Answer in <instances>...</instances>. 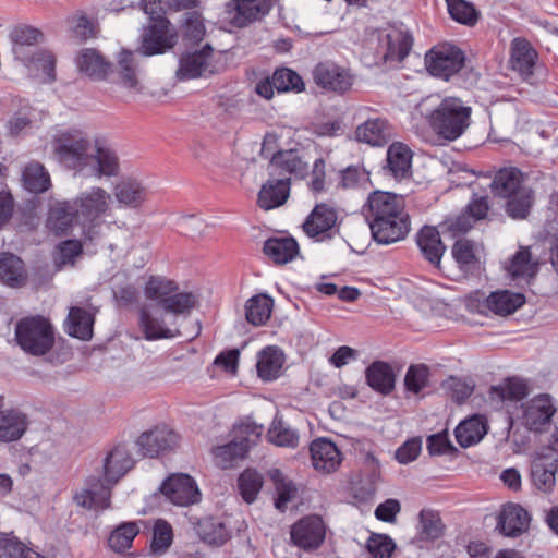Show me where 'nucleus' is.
Masks as SVG:
<instances>
[{
    "mask_svg": "<svg viewBox=\"0 0 558 558\" xmlns=\"http://www.w3.org/2000/svg\"><path fill=\"white\" fill-rule=\"evenodd\" d=\"M52 151L60 163L86 177H116L120 171L114 150L81 130L57 133L51 141Z\"/></svg>",
    "mask_w": 558,
    "mask_h": 558,
    "instance_id": "f257e3e1",
    "label": "nucleus"
},
{
    "mask_svg": "<svg viewBox=\"0 0 558 558\" xmlns=\"http://www.w3.org/2000/svg\"><path fill=\"white\" fill-rule=\"evenodd\" d=\"M373 238L380 244H391L405 238L410 231V218L402 195L375 191L364 206Z\"/></svg>",
    "mask_w": 558,
    "mask_h": 558,
    "instance_id": "f03ea898",
    "label": "nucleus"
},
{
    "mask_svg": "<svg viewBox=\"0 0 558 558\" xmlns=\"http://www.w3.org/2000/svg\"><path fill=\"white\" fill-rule=\"evenodd\" d=\"M134 461L124 446L113 448L104 462V481L92 475L85 487L77 490L73 500L85 509H106L110 506L111 487L133 468Z\"/></svg>",
    "mask_w": 558,
    "mask_h": 558,
    "instance_id": "7ed1b4c3",
    "label": "nucleus"
},
{
    "mask_svg": "<svg viewBox=\"0 0 558 558\" xmlns=\"http://www.w3.org/2000/svg\"><path fill=\"white\" fill-rule=\"evenodd\" d=\"M471 116L472 108L461 98L447 96L429 112L427 121L440 138L452 142L469 129Z\"/></svg>",
    "mask_w": 558,
    "mask_h": 558,
    "instance_id": "20e7f679",
    "label": "nucleus"
},
{
    "mask_svg": "<svg viewBox=\"0 0 558 558\" xmlns=\"http://www.w3.org/2000/svg\"><path fill=\"white\" fill-rule=\"evenodd\" d=\"M15 338L23 351L35 356L46 354L54 343L52 326L41 316L21 319L15 327Z\"/></svg>",
    "mask_w": 558,
    "mask_h": 558,
    "instance_id": "39448f33",
    "label": "nucleus"
},
{
    "mask_svg": "<svg viewBox=\"0 0 558 558\" xmlns=\"http://www.w3.org/2000/svg\"><path fill=\"white\" fill-rule=\"evenodd\" d=\"M263 425H258L251 420L234 427V438L222 446L214 449V459L221 469L231 468L233 461L245 457L247 451L256 446L263 434Z\"/></svg>",
    "mask_w": 558,
    "mask_h": 558,
    "instance_id": "423d86ee",
    "label": "nucleus"
},
{
    "mask_svg": "<svg viewBox=\"0 0 558 558\" xmlns=\"http://www.w3.org/2000/svg\"><path fill=\"white\" fill-rule=\"evenodd\" d=\"M525 303V296L522 293H514L508 290L492 292L485 296L483 292L476 291L471 294L466 301V306L472 312L506 316L515 312Z\"/></svg>",
    "mask_w": 558,
    "mask_h": 558,
    "instance_id": "0eeeda50",
    "label": "nucleus"
},
{
    "mask_svg": "<svg viewBox=\"0 0 558 558\" xmlns=\"http://www.w3.org/2000/svg\"><path fill=\"white\" fill-rule=\"evenodd\" d=\"M464 54L456 46L441 44L432 48L425 56L427 71L434 75L448 80L463 65Z\"/></svg>",
    "mask_w": 558,
    "mask_h": 558,
    "instance_id": "6e6552de",
    "label": "nucleus"
},
{
    "mask_svg": "<svg viewBox=\"0 0 558 558\" xmlns=\"http://www.w3.org/2000/svg\"><path fill=\"white\" fill-rule=\"evenodd\" d=\"M274 0H230L225 7V19L235 27H245L269 13Z\"/></svg>",
    "mask_w": 558,
    "mask_h": 558,
    "instance_id": "1a4fd4ad",
    "label": "nucleus"
},
{
    "mask_svg": "<svg viewBox=\"0 0 558 558\" xmlns=\"http://www.w3.org/2000/svg\"><path fill=\"white\" fill-rule=\"evenodd\" d=\"M522 413L519 420L529 430L539 433L546 425H549L556 407L549 395L542 393L522 403Z\"/></svg>",
    "mask_w": 558,
    "mask_h": 558,
    "instance_id": "9d476101",
    "label": "nucleus"
},
{
    "mask_svg": "<svg viewBox=\"0 0 558 558\" xmlns=\"http://www.w3.org/2000/svg\"><path fill=\"white\" fill-rule=\"evenodd\" d=\"M162 495L173 505L187 507L201 500V492L195 481L187 474L170 475L161 485Z\"/></svg>",
    "mask_w": 558,
    "mask_h": 558,
    "instance_id": "9b49d317",
    "label": "nucleus"
},
{
    "mask_svg": "<svg viewBox=\"0 0 558 558\" xmlns=\"http://www.w3.org/2000/svg\"><path fill=\"white\" fill-rule=\"evenodd\" d=\"M160 310L154 304H144L138 310V329L148 341L171 339L181 335L179 329L166 325Z\"/></svg>",
    "mask_w": 558,
    "mask_h": 558,
    "instance_id": "f8f14e48",
    "label": "nucleus"
},
{
    "mask_svg": "<svg viewBox=\"0 0 558 558\" xmlns=\"http://www.w3.org/2000/svg\"><path fill=\"white\" fill-rule=\"evenodd\" d=\"M338 221L337 210L325 203L317 204L303 222V230L307 236L324 241L331 239Z\"/></svg>",
    "mask_w": 558,
    "mask_h": 558,
    "instance_id": "ddd939ff",
    "label": "nucleus"
},
{
    "mask_svg": "<svg viewBox=\"0 0 558 558\" xmlns=\"http://www.w3.org/2000/svg\"><path fill=\"white\" fill-rule=\"evenodd\" d=\"M177 43V35L169 21L159 19L144 32L141 51L144 56L163 53Z\"/></svg>",
    "mask_w": 558,
    "mask_h": 558,
    "instance_id": "4468645a",
    "label": "nucleus"
},
{
    "mask_svg": "<svg viewBox=\"0 0 558 558\" xmlns=\"http://www.w3.org/2000/svg\"><path fill=\"white\" fill-rule=\"evenodd\" d=\"M313 78L323 89L338 94L350 90L353 84L350 72L331 62L317 64L313 71Z\"/></svg>",
    "mask_w": 558,
    "mask_h": 558,
    "instance_id": "2eb2a0df",
    "label": "nucleus"
},
{
    "mask_svg": "<svg viewBox=\"0 0 558 558\" xmlns=\"http://www.w3.org/2000/svg\"><path fill=\"white\" fill-rule=\"evenodd\" d=\"M325 524L317 515L305 517L294 523L291 529L293 543L304 550L319 547L325 539Z\"/></svg>",
    "mask_w": 558,
    "mask_h": 558,
    "instance_id": "dca6fc26",
    "label": "nucleus"
},
{
    "mask_svg": "<svg viewBox=\"0 0 558 558\" xmlns=\"http://www.w3.org/2000/svg\"><path fill=\"white\" fill-rule=\"evenodd\" d=\"M110 201L106 190L94 186L82 192L72 203L83 221H94L108 210Z\"/></svg>",
    "mask_w": 558,
    "mask_h": 558,
    "instance_id": "f3484780",
    "label": "nucleus"
},
{
    "mask_svg": "<svg viewBox=\"0 0 558 558\" xmlns=\"http://www.w3.org/2000/svg\"><path fill=\"white\" fill-rule=\"evenodd\" d=\"M179 436L168 427H158L143 433L137 439V446L143 457L154 458L178 445Z\"/></svg>",
    "mask_w": 558,
    "mask_h": 558,
    "instance_id": "a211bd4d",
    "label": "nucleus"
},
{
    "mask_svg": "<svg viewBox=\"0 0 558 558\" xmlns=\"http://www.w3.org/2000/svg\"><path fill=\"white\" fill-rule=\"evenodd\" d=\"M269 175H294L303 179L307 173L308 165L301 151L296 149L279 150L272 155L269 162Z\"/></svg>",
    "mask_w": 558,
    "mask_h": 558,
    "instance_id": "6ab92c4d",
    "label": "nucleus"
},
{
    "mask_svg": "<svg viewBox=\"0 0 558 558\" xmlns=\"http://www.w3.org/2000/svg\"><path fill=\"white\" fill-rule=\"evenodd\" d=\"M558 472V452L551 450L549 453L537 451L532 462V480L535 486L543 492H550L556 483Z\"/></svg>",
    "mask_w": 558,
    "mask_h": 558,
    "instance_id": "aec40b11",
    "label": "nucleus"
},
{
    "mask_svg": "<svg viewBox=\"0 0 558 558\" xmlns=\"http://www.w3.org/2000/svg\"><path fill=\"white\" fill-rule=\"evenodd\" d=\"M310 451L313 466L317 471L335 472L342 462V453L336 444L327 438H318L312 441Z\"/></svg>",
    "mask_w": 558,
    "mask_h": 558,
    "instance_id": "412c9836",
    "label": "nucleus"
},
{
    "mask_svg": "<svg viewBox=\"0 0 558 558\" xmlns=\"http://www.w3.org/2000/svg\"><path fill=\"white\" fill-rule=\"evenodd\" d=\"M290 195V178L269 175L262 185L257 197V204L265 210H270L283 205Z\"/></svg>",
    "mask_w": 558,
    "mask_h": 558,
    "instance_id": "4be33fe9",
    "label": "nucleus"
},
{
    "mask_svg": "<svg viewBox=\"0 0 558 558\" xmlns=\"http://www.w3.org/2000/svg\"><path fill=\"white\" fill-rule=\"evenodd\" d=\"M211 54L213 48L207 44L201 51L183 56L180 59L177 76L180 80H190L203 76L207 72L211 73Z\"/></svg>",
    "mask_w": 558,
    "mask_h": 558,
    "instance_id": "5701e85b",
    "label": "nucleus"
},
{
    "mask_svg": "<svg viewBox=\"0 0 558 558\" xmlns=\"http://www.w3.org/2000/svg\"><path fill=\"white\" fill-rule=\"evenodd\" d=\"M531 517L517 504L504 506L498 517V529L506 536H518L529 529Z\"/></svg>",
    "mask_w": 558,
    "mask_h": 558,
    "instance_id": "b1692460",
    "label": "nucleus"
},
{
    "mask_svg": "<svg viewBox=\"0 0 558 558\" xmlns=\"http://www.w3.org/2000/svg\"><path fill=\"white\" fill-rule=\"evenodd\" d=\"M416 242L425 259L439 267L446 251L439 231L435 227L424 226L416 235Z\"/></svg>",
    "mask_w": 558,
    "mask_h": 558,
    "instance_id": "393cba45",
    "label": "nucleus"
},
{
    "mask_svg": "<svg viewBox=\"0 0 558 558\" xmlns=\"http://www.w3.org/2000/svg\"><path fill=\"white\" fill-rule=\"evenodd\" d=\"M387 170L396 180L411 175L412 151L399 142L392 143L387 150Z\"/></svg>",
    "mask_w": 558,
    "mask_h": 558,
    "instance_id": "a878e982",
    "label": "nucleus"
},
{
    "mask_svg": "<svg viewBox=\"0 0 558 558\" xmlns=\"http://www.w3.org/2000/svg\"><path fill=\"white\" fill-rule=\"evenodd\" d=\"M392 132L389 123L385 119H368L359 125L355 131V137L359 142L372 146H383L391 138Z\"/></svg>",
    "mask_w": 558,
    "mask_h": 558,
    "instance_id": "bb28decb",
    "label": "nucleus"
},
{
    "mask_svg": "<svg viewBox=\"0 0 558 558\" xmlns=\"http://www.w3.org/2000/svg\"><path fill=\"white\" fill-rule=\"evenodd\" d=\"M113 194L121 206L129 208L140 207L147 198L145 186L131 178L119 181L114 186Z\"/></svg>",
    "mask_w": 558,
    "mask_h": 558,
    "instance_id": "cd10ccee",
    "label": "nucleus"
},
{
    "mask_svg": "<svg viewBox=\"0 0 558 558\" xmlns=\"http://www.w3.org/2000/svg\"><path fill=\"white\" fill-rule=\"evenodd\" d=\"M75 222L80 223L81 217L72 202L57 203L50 208L47 227L54 233H65Z\"/></svg>",
    "mask_w": 558,
    "mask_h": 558,
    "instance_id": "c85d7f7f",
    "label": "nucleus"
},
{
    "mask_svg": "<svg viewBox=\"0 0 558 558\" xmlns=\"http://www.w3.org/2000/svg\"><path fill=\"white\" fill-rule=\"evenodd\" d=\"M27 417L17 410L0 411V441L11 442L19 440L27 429Z\"/></svg>",
    "mask_w": 558,
    "mask_h": 558,
    "instance_id": "c756f323",
    "label": "nucleus"
},
{
    "mask_svg": "<svg viewBox=\"0 0 558 558\" xmlns=\"http://www.w3.org/2000/svg\"><path fill=\"white\" fill-rule=\"evenodd\" d=\"M452 257L464 274L474 272L480 268L481 248L474 242L460 239L452 246Z\"/></svg>",
    "mask_w": 558,
    "mask_h": 558,
    "instance_id": "7c9ffc66",
    "label": "nucleus"
},
{
    "mask_svg": "<svg viewBox=\"0 0 558 558\" xmlns=\"http://www.w3.org/2000/svg\"><path fill=\"white\" fill-rule=\"evenodd\" d=\"M76 64L81 73L93 80H105L110 72V63L95 49L82 50Z\"/></svg>",
    "mask_w": 558,
    "mask_h": 558,
    "instance_id": "2f4dec72",
    "label": "nucleus"
},
{
    "mask_svg": "<svg viewBox=\"0 0 558 558\" xmlns=\"http://www.w3.org/2000/svg\"><path fill=\"white\" fill-rule=\"evenodd\" d=\"M263 251L275 264L283 265L299 254V245L293 238H271L265 242Z\"/></svg>",
    "mask_w": 558,
    "mask_h": 558,
    "instance_id": "473e14b6",
    "label": "nucleus"
},
{
    "mask_svg": "<svg viewBox=\"0 0 558 558\" xmlns=\"http://www.w3.org/2000/svg\"><path fill=\"white\" fill-rule=\"evenodd\" d=\"M523 175L517 168L500 169L494 177L490 189L499 197L507 198L523 189Z\"/></svg>",
    "mask_w": 558,
    "mask_h": 558,
    "instance_id": "72a5a7b5",
    "label": "nucleus"
},
{
    "mask_svg": "<svg viewBox=\"0 0 558 558\" xmlns=\"http://www.w3.org/2000/svg\"><path fill=\"white\" fill-rule=\"evenodd\" d=\"M454 433L457 441L461 447L466 448L473 446L486 435V420L482 415H474L461 422Z\"/></svg>",
    "mask_w": 558,
    "mask_h": 558,
    "instance_id": "f704fd0d",
    "label": "nucleus"
},
{
    "mask_svg": "<svg viewBox=\"0 0 558 558\" xmlns=\"http://www.w3.org/2000/svg\"><path fill=\"white\" fill-rule=\"evenodd\" d=\"M507 271L513 281H525L530 283L531 279H533L538 271V263L532 259L527 248H521L511 258Z\"/></svg>",
    "mask_w": 558,
    "mask_h": 558,
    "instance_id": "c9c22d12",
    "label": "nucleus"
},
{
    "mask_svg": "<svg viewBox=\"0 0 558 558\" xmlns=\"http://www.w3.org/2000/svg\"><path fill=\"white\" fill-rule=\"evenodd\" d=\"M0 280L10 287H21L26 281V271L23 260L11 254L0 255Z\"/></svg>",
    "mask_w": 558,
    "mask_h": 558,
    "instance_id": "e433bc0d",
    "label": "nucleus"
},
{
    "mask_svg": "<svg viewBox=\"0 0 558 558\" xmlns=\"http://www.w3.org/2000/svg\"><path fill=\"white\" fill-rule=\"evenodd\" d=\"M178 290L174 281L160 276H151L145 287L144 295L147 301L154 302L156 307L163 308L171 293Z\"/></svg>",
    "mask_w": 558,
    "mask_h": 558,
    "instance_id": "4c0bfd02",
    "label": "nucleus"
},
{
    "mask_svg": "<svg viewBox=\"0 0 558 558\" xmlns=\"http://www.w3.org/2000/svg\"><path fill=\"white\" fill-rule=\"evenodd\" d=\"M94 316L87 311L73 306L66 319V331L70 336L89 340L93 336Z\"/></svg>",
    "mask_w": 558,
    "mask_h": 558,
    "instance_id": "58836bf2",
    "label": "nucleus"
},
{
    "mask_svg": "<svg viewBox=\"0 0 558 558\" xmlns=\"http://www.w3.org/2000/svg\"><path fill=\"white\" fill-rule=\"evenodd\" d=\"M367 384L381 393H389L395 387V374L386 362L377 361L366 369Z\"/></svg>",
    "mask_w": 558,
    "mask_h": 558,
    "instance_id": "ea45409f",
    "label": "nucleus"
},
{
    "mask_svg": "<svg viewBox=\"0 0 558 558\" xmlns=\"http://www.w3.org/2000/svg\"><path fill=\"white\" fill-rule=\"evenodd\" d=\"M24 187L35 194L44 193L51 186L50 175L44 165L31 161L22 172Z\"/></svg>",
    "mask_w": 558,
    "mask_h": 558,
    "instance_id": "a19ab883",
    "label": "nucleus"
},
{
    "mask_svg": "<svg viewBox=\"0 0 558 558\" xmlns=\"http://www.w3.org/2000/svg\"><path fill=\"white\" fill-rule=\"evenodd\" d=\"M283 365L282 352L274 347L264 349L258 354L257 373L264 380L277 378Z\"/></svg>",
    "mask_w": 558,
    "mask_h": 558,
    "instance_id": "79ce46f5",
    "label": "nucleus"
},
{
    "mask_svg": "<svg viewBox=\"0 0 558 558\" xmlns=\"http://www.w3.org/2000/svg\"><path fill=\"white\" fill-rule=\"evenodd\" d=\"M536 52L530 43L522 38H515L511 47L512 69L522 73L530 74L535 63Z\"/></svg>",
    "mask_w": 558,
    "mask_h": 558,
    "instance_id": "37998d69",
    "label": "nucleus"
},
{
    "mask_svg": "<svg viewBox=\"0 0 558 558\" xmlns=\"http://www.w3.org/2000/svg\"><path fill=\"white\" fill-rule=\"evenodd\" d=\"M272 305V299L266 294L252 296L245 305L247 322L255 326L264 325L270 317Z\"/></svg>",
    "mask_w": 558,
    "mask_h": 558,
    "instance_id": "c03bdc74",
    "label": "nucleus"
},
{
    "mask_svg": "<svg viewBox=\"0 0 558 558\" xmlns=\"http://www.w3.org/2000/svg\"><path fill=\"white\" fill-rule=\"evenodd\" d=\"M196 529L199 537L209 545L220 546L229 539L225 524L214 518L202 519Z\"/></svg>",
    "mask_w": 558,
    "mask_h": 558,
    "instance_id": "a18cd8bd",
    "label": "nucleus"
},
{
    "mask_svg": "<svg viewBox=\"0 0 558 558\" xmlns=\"http://www.w3.org/2000/svg\"><path fill=\"white\" fill-rule=\"evenodd\" d=\"M412 37L402 32H395L387 35V51L384 54L386 62H401L412 48Z\"/></svg>",
    "mask_w": 558,
    "mask_h": 558,
    "instance_id": "49530a36",
    "label": "nucleus"
},
{
    "mask_svg": "<svg viewBox=\"0 0 558 558\" xmlns=\"http://www.w3.org/2000/svg\"><path fill=\"white\" fill-rule=\"evenodd\" d=\"M269 477L274 482L277 493L275 506L278 510L283 511L287 505L296 497L298 489L292 481L287 480L279 469H271Z\"/></svg>",
    "mask_w": 558,
    "mask_h": 558,
    "instance_id": "de8ad7c7",
    "label": "nucleus"
},
{
    "mask_svg": "<svg viewBox=\"0 0 558 558\" xmlns=\"http://www.w3.org/2000/svg\"><path fill=\"white\" fill-rule=\"evenodd\" d=\"M267 437L270 442L280 447L294 448L299 444V435L287 425L282 418L276 416L268 429Z\"/></svg>",
    "mask_w": 558,
    "mask_h": 558,
    "instance_id": "09e8293b",
    "label": "nucleus"
},
{
    "mask_svg": "<svg viewBox=\"0 0 558 558\" xmlns=\"http://www.w3.org/2000/svg\"><path fill=\"white\" fill-rule=\"evenodd\" d=\"M138 532L140 529L136 523H122L109 536L108 543L110 548L117 553L129 549Z\"/></svg>",
    "mask_w": 558,
    "mask_h": 558,
    "instance_id": "8fccbe9b",
    "label": "nucleus"
},
{
    "mask_svg": "<svg viewBox=\"0 0 558 558\" xmlns=\"http://www.w3.org/2000/svg\"><path fill=\"white\" fill-rule=\"evenodd\" d=\"M197 304V296L192 292H179V289L171 293L168 302L163 306L165 313L173 316L189 315Z\"/></svg>",
    "mask_w": 558,
    "mask_h": 558,
    "instance_id": "3c124183",
    "label": "nucleus"
},
{
    "mask_svg": "<svg viewBox=\"0 0 558 558\" xmlns=\"http://www.w3.org/2000/svg\"><path fill=\"white\" fill-rule=\"evenodd\" d=\"M263 476L255 470H245L238 480V486L242 498L252 504L255 501L259 490L263 487Z\"/></svg>",
    "mask_w": 558,
    "mask_h": 558,
    "instance_id": "603ef678",
    "label": "nucleus"
},
{
    "mask_svg": "<svg viewBox=\"0 0 558 558\" xmlns=\"http://www.w3.org/2000/svg\"><path fill=\"white\" fill-rule=\"evenodd\" d=\"M134 53L131 51H122L119 58L120 77L124 87L140 92V81L137 78Z\"/></svg>",
    "mask_w": 558,
    "mask_h": 558,
    "instance_id": "864d4df0",
    "label": "nucleus"
},
{
    "mask_svg": "<svg viewBox=\"0 0 558 558\" xmlns=\"http://www.w3.org/2000/svg\"><path fill=\"white\" fill-rule=\"evenodd\" d=\"M13 41V52L16 57L22 58L24 47L33 46L43 39V33L31 26L17 27L11 33Z\"/></svg>",
    "mask_w": 558,
    "mask_h": 558,
    "instance_id": "5fc2aeb1",
    "label": "nucleus"
},
{
    "mask_svg": "<svg viewBox=\"0 0 558 558\" xmlns=\"http://www.w3.org/2000/svg\"><path fill=\"white\" fill-rule=\"evenodd\" d=\"M420 534L425 539H436L442 535L444 525L438 513L432 510L420 512Z\"/></svg>",
    "mask_w": 558,
    "mask_h": 558,
    "instance_id": "6e6d98bb",
    "label": "nucleus"
},
{
    "mask_svg": "<svg viewBox=\"0 0 558 558\" xmlns=\"http://www.w3.org/2000/svg\"><path fill=\"white\" fill-rule=\"evenodd\" d=\"M450 16L457 22L465 25H474L478 13L472 3L465 0H446Z\"/></svg>",
    "mask_w": 558,
    "mask_h": 558,
    "instance_id": "4d7b16f0",
    "label": "nucleus"
},
{
    "mask_svg": "<svg viewBox=\"0 0 558 558\" xmlns=\"http://www.w3.org/2000/svg\"><path fill=\"white\" fill-rule=\"evenodd\" d=\"M507 211L512 218H525L532 205V193L529 189H521L512 196L507 197Z\"/></svg>",
    "mask_w": 558,
    "mask_h": 558,
    "instance_id": "13d9d810",
    "label": "nucleus"
},
{
    "mask_svg": "<svg viewBox=\"0 0 558 558\" xmlns=\"http://www.w3.org/2000/svg\"><path fill=\"white\" fill-rule=\"evenodd\" d=\"M492 392L501 400H521L527 395V385L522 379L512 378L494 387Z\"/></svg>",
    "mask_w": 558,
    "mask_h": 558,
    "instance_id": "bf43d9fd",
    "label": "nucleus"
},
{
    "mask_svg": "<svg viewBox=\"0 0 558 558\" xmlns=\"http://www.w3.org/2000/svg\"><path fill=\"white\" fill-rule=\"evenodd\" d=\"M429 369L424 364L411 365L404 378L407 390L418 393L428 386Z\"/></svg>",
    "mask_w": 558,
    "mask_h": 558,
    "instance_id": "052dcab7",
    "label": "nucleus"
},
{
    "mask_svg": "<svg viewBox=\"0 0 558 558\" xmlns=\"http://www.w3.org/2000/svg\"><path fill=\"white\" fill-rule=\"evenodd\" d=\"M272 78L274 86L278 92H301L304 88V83L301 76L290 69L277 70L274 73Z\"/></svg>",
    "mask_w": 558,
    "mask_h": 558,
    "instance_id": "680f3d73",
    "label": "nucleus"
},
{
    "mask_svg": "<svg viewBox=\"0 0 558 558\" xmlns=\"http://www.w3.org/2000/svg\"><path fill=\"white\" fill-rule=\"evenodd\" d=\"M441 386L446 393L458 403L468 399L474 388L470 383L452 376L444 380Z\"/></svg>",
    "mask_w": 558,
    "mask_h": 558,
    "instance_id": "e2e57ef3",
    "label": "nucleus"
},
{
    "mask_svg": "<svg viewBox=\"0 0 558 558\" xmlns=\"http://www.w3.org/2000/svg\"><path fill=\"white\" fill-rule=\"evenodd\" d=\"M172 543V527L165 520H157L154 525L151 550L163 553Z\"/></svg>",
    "mask_w": 558,
    "mask_h": 558,
    "instance_id": "0e129e2a",
    "label": "nucleus"
},
{
    "mask_svg": "<svg viewBox=\"0 0 558 558\" xmlns=\"http://www.w3.org/2000/svg\"><path fill=\"white\" fill-rule=\"evenodd\" d=\"M184 36L192 41H201L205 36V25L197 11L186 13L183 25Z\"/></svg>",
    "mask_w": 558,
    "mask_h": 558,
    "instance_id": "69168bd1",
    "label": "nucleus"
},
{
    "mask_svg": "<svg viewBox=\"0 0 558 558\" xmlns=\"http://www.w3.org/2000/svg\"><path fill=\"white\" fill-rule=\"evenodd\" d=\"M82 253V244L76 240H68L59 245L56 263L59 267L66 264H74V260Z\"/></svg>",
    "mask_w": 558,
    "mask_h": 558,
    "instance_id": "338daca9",
    "label": "nucleus"
},
{
    "mask_svg": "<svg viewBox=\"0 0 558 558\" xmlns=\"http://www.w3.org/2000/svg\"><path fill=\"white\" fill-rule=\"evenodd\" d=\"M367 548L374 558H389L395 545L389 537L376 535L368 539Z\"/></svg>",
    "mask_w": 558,
    "mask_h": 558,
    "instance_id": "774afa93",
    "label": "nucleus"
}]
</instances>
